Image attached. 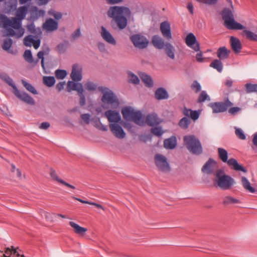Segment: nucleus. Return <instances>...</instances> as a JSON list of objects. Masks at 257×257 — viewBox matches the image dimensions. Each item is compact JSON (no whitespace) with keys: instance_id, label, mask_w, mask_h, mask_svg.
<instances>
[{"instance_id":"1","label":"nucleus","mask_w":257,"mask_h":257,"mask_svg":"<svg viewBox=\"0 0 257 257\" xmlns=\"http://www.w3.org/2000/svg\"><path fill=\"white\" fill-rule=\"evenodd\" d=\"M28 12V7L24 6L17 9L16 17L11 19L5 15L0 16V26L5 29L7 36L19 39L23 36L25 29L22 27V21L26 18Z\"/></svg>"},{"instance_id":"2","label":"nucleus","mask_w":257,"mask_h":257,"mask_svg":"<svg viewBox=\"0 0 257 257\" xmlns=\"http://www.w3.org/2000/svg\"><path fill=\"white\" fill-rule=\"evenodd\" d=\"M107 16L112 18L115 22L117 26L120 30L124 29L127 26V18L132 16L131 9L125 6H111L107 12Z\"/></svg>"},{"instance_id":"3","label":"nucleus","mask_w":257,"mask_h":257,"mask_svg":"<svg viewBox=\"0 0 257 257\" xmlns=\"http://www.w3.org/2000/svg\"><path fill=\"white\" fill-rule=\"evenodd\" d=\"M221 15L224 21V26L227 29L241 30L245 29L242 25L235 21L232 11L229 8H224L222 10Z\"/></svg>"},{"instance_id":"4","label":"nucleus","mask_w":257,"mask_h":257,"mask_svg":"<svg viewBox=\"0 0 257 257\" xmlns=\"http://www.w3.org/2000/svg\"><path fill=\"white\" fill-rule=\"evenodd\" d=\"M183 140L186 148L191 153L200 155L202 153L201 143L194 135L185 136Z\"/></svg>"},{"instance_id":"5","label":"nucleus","mask_w":257,"mask_h":257,"mask_svg":"<svg viewBox=\"0 0 257 257\" xmlns=\"http://www.w3.org/2000/svg\"><path fill=\"white\" fill-rule=\"evenodd\" d=\"M123 117L127 120H133L136 124L143 125L145 123L143 114L140 111H135L131 107H125L121 110Z\"/></svg>"},{"instance_id":"6","label":"nucleus","mask_w":257,"mask_h":257,"mask_svg":"<svg viewBox=\"0 0 257 257\" xmlns=\"http://www.w3.org/2000/svg\"><path fill=\"white\" fill-rule=\"evenodd\" d=\"M218 156L220 159L224 163H227V164L232 169L236 171H241L246 172V170L240 164L237 160L234 158H231L228 160V153L226 150L221 148H218Z\"/></svg>"},{"instance_id":"7","label":"nucleus","mask_w":257,"mask_h":257,"mask_svg":"<svg viewBox=\"0 0 257 257\" xmlns=\"http://www.w3.org/2000/svg\"><path fill=\"white\" fill-rule=\"evenodd\" d=\"M98 90L103 93L102 101L113 107H117L119 105V101L114 93L107 87L100 86Z\"/></svg>"},{"instance_id":"8","label":"nucleus","mask_w":257,"mask_h":257,"mask_svg":"<svg viewBox=\"0 0 257 257\" xmlns=\"http://www.w3.org/2000/svg\"><path fill=\"white\" fill-rule=\"evenodd\" d=\"M221 173V171L219 170L216 174L218 187L222 190L230 189L235 183L234 180L228 175H223L220 176Z\"/></svg>"},{"instance_id":"9","label":"nucleus","mask_w":257,"mask_h":257,"mask_svg":"<svg viewBox=\"0 0 257 257\" xmlns=\"http://www.w3.org/2000/svg\"><path fill=\"white\" fill-rule=\"evenodd\" d=\"M233 105L232 103L228 99L223 102H212L208 106L212 109L213 113L223 112L226 111L229 107Z\"/></svg>"},{"instance_id":"10","label":"nucleus","mask_w":257,"mask_h":257,"mask_svg":"<svg viewBox=\"0 0 257 257\" xmlns=\"http://www.w3.org/2000/svg\"><path fill=\"white\" fill-rule=\"evenodd\" d=\"M155 162L156 166L160 171L164 172H170L171 168L166 157L157 154L155 156Z\"/></svg>"},{"instance_id":"11","label":"nucleus","mask_w":257,"mask_h":257,"mask_svg":"<svg viewBox=\"0 0 257 257\" xmlns=\"http://www.w3.org/2000/svg\"><path fill=\"white\" fill-rule=\"evenodd\" d=\"M130 39L136 48L143 49L147 48L149 44L148 40L140 34H134L130 37Z\"/></svg>"},{"instance_id":"12","label":"nucleus","mask_w":257,"mask_h":257,"mask_svg":"<svg viewBox=\"0 0 257 257\" xmlns=\"http://www.w3.org/2000/svg\"><path fill=\"white\" fill-rule=\"evenodd\" d=\"M185 42L186 45L193 49L195 51L200 50V45L196 41V39L194 35L192 33H189L186 37Z\"/></svg>"},{"instance_id":"13","label":"nucleus","mask_w":257,"mask_h":257,"mask_svg":"<svg viewBox=\"0 0 257 257\" xmlns=\"http://www.w3.org/2000/svg\"><path fill=\"white\" fill-rule=\"evenodd\" d=\"M109 128L113 135L118 139H123L125 137V134L122 127L117 123H111L109 125Z\"/></svg>"},{"instance_id":"14","label":"nucleus","mask_w":257,"mask_h":257,"mask_svg":"<svg viewBox=\"0 0 257 257\" xmlns=\"http://www.w3.org/2000/svg\"><path fill=\"white\" fill-rule=\"evenodd\" d=\"M160 31L164 38L167 40L172 39L170 24L168 21H164L161 23Z\"/></svg>"},{"instance_id":"15","label":"nucleus","mask_w":257,"mask_h":257,"mask_svg":"<svg viewBox=\"0 0 257 257\" xmlns=\"http://www.w3.org/2000/svg\"><path fill=\"white\" fill-rule=\"evenodd\" d=\"M105 115L110 122H114L113 123H117L121 119L119 113L114 110H108L106 111Z\"/></svg>"},{"instance_id":"16","label":"nucleus","mask_w":257,"mask_h":257,"mask_svg":"<svg viewBox=\"0 0 257 257\" xmlns=\"http://www.w3.org/2000/svg\"><path fill=\"white\" fill-rule=\"evenodd\" d=\"M14 94L25 103L32 105L35 104V100L28 93L25 92H21L18 89L16 92H14Z\"/></svg>"},{"instance_id":"17","label":"nucleus","mask_w":257,"mask_h":257,"mask_svg":"<svg viewBox=\"0 0 257 257\" xmlns=\"http://www.w3.org/2000/svg\"><path fill=\"white\" fill-rule=\"evenodd\" d=\"M216 166V162L210 158L202 168V171L207 174H211L213 173L214 170Z\"/></svg>"},{"instance_id":"18","label":"nucleus","mask_w":257,"mask_h":257,"mask_svg":"<svg viewBox=\"0 0 257 257\" xmlns=\"http://www.w3.org/2000/svg\"><path fill=\"white\" fill-rule=\"evenodd\" d=\"M58 23L51 18L47 19L43 25L44 29L49 32L54 31L58 29Z\"/></svg>"},{"instance_id":"19","label":"nucleus","mask_w":257,"mask_h":257,"mask_svg":"<svg viewBox=\"0 0 257 257\" xmlns=\"http://www.w3.org/2000/svg\"><path fill=\"white\" fill-rule=\"evenodd\" d=\"M40 43L41 41L39 39L35 40L32 35H28L24 39V44L26 46L31 47L33 45L35 49H37L40 47Z\"/></svg>"},{"instance_id":"20","label":"nucleus","mask_w":257,"mask_h":257,"mask_svg":"<svg viewBox=\"0 0 257 257\" xmlns=\"http://www.w3.org/2000/svg\"><path fill=\"white\" fill-rule=\"evenodd\" d=\"M101 36L102 38L109 44L115 45L116 42L112 35L103 26L101 27Z\"/></svg>"},{"instance_id":"21","label":"nucleus","mask_w":257,"mask_h":257,"mask_svg":"<svg viewBox=\"0 0 257 257\" xmlns=\"http://www.w3.org/2000/svg\"><path fill=\"white\" fill-rule=\"evenodd\" d=\"M161 121L158 115L155 113H149L146 117V123L151 126L158 125Z\"/></svg>"},{"instance_id":"22","label":"nucleus","mask_w":257,"mask_h":257,"mask_svg":"<svg viewBox=\"0 0 257 257\" xmlns=\"http://www.w3.org/2000/svg\"><path fill=\"white\" fill-rule=\"evenodd\" d=\"M71 77L74 81H79L82 79L81 69L79 68L78 65L73 66Z\"/></svg>"},{"instance_id":"23","label":"nucleus","mask_w":257,"mask_h":257,"mask_svg":"<svg viewBox=\"0 0 257 257\" xmlns=\"http://www.w3.org/2000/svg\"><path fill=\"white\" fill-rule=\"evenodd\" d=\"M50 175V176L51 177V178L53 179V180L57 181V182H58L60 184H62L68 188H71L73 189H75V186L66 182L65 181H64L63 180H62L61 179H60L59 177V176H58L56 171L54 169H51Z\"/></svg>"},{"instance_id":"24","label":"nucleus","mask_w":257,"mask_h":257,"mask_svg":"<svg viewBox=\"0 0 257 257\" xmlns=\"http://www.w3.org/2000/svg\"><path fill=\"white\" fill-rule=\"evenodd\" d=\"M230 45L232 50L235 53H238L241 49V44L238 38L233 36L230 37Z\"/></svg>"},{"instance_id":"25","label":"nucleus","mask_w":257,"mask_h":257,"mask_svg":"<svg viewBox=\"0 0 257 257\" xmlns=\"http://www.w3.org/2000/svg\"><path fill=\"white\" fill-rule=\"evenodd\" d=\"M155 97L157 100L167 99L169 98V94L165 88L160 87L156 90Z\"/></svg>"},{"instance_id":"26","label":"nucleus","mask_w":257,"mask_h":257,"mask_svg":"<svg viewBox=\"0 0 257 257\" xmlns=\"http://www.w3.org/2000/svg\"><path fill=\"white\" fill-rule=\"evenodd\" d=\"M153 45L157 48L161 49L165 46L163 39L158 35H154L152 39Z\"/></svg>"},{"instance_id":"27","label":"nucleus","mask_w":257,"mask_h":257,"mask_svg":"<svg viewBox=\"0 0 257 257\" xmlns=\"http://www.w3.org/2000/svg\"><path fill=\"white\" fill-rule=\"evenodd\" d=\"M177 145V140L175 136L165 139L164 141V146L168 149H173Z\"/></svg>"},{"instance_id":"28","label":"nucleus","mask_w":257,"mask_h":257,"mask_svg":"<svg viewBox=\"0 0 257 257\" xmlns=\"http://www.w3.org/2000/svg\"><path fill=\"white\" fill-rule=\"evenodd\" d=\"M229 53L230 50L225 47H221L217 50V56L220 60H224L228 58Z\"/></svg>"},{"instance_id":"29","label":"nucleus","mask_w":257,"mask_h":257,"mask_svg":"<svg viewBox=\"0 0 257 257\" xmlns=\"http://www.w3.org/2000/svg\"><path fill=\"white\" fill-rule=\"evenodd\" d=\"M83 89L82 84L80 83H76L71 81H69L67 83V90L68 92H71L72 90H76L77 92L79 90Z\"/></svg>"},{"instance_id":"30","label":"nucleus","mask_w":257,"mask_h":257,"mask_svg":"<svg viewBox=\"0 0 257 257\" xmlns=\"http://www.w3.org/2000/svg\"><path fill=\"white\" fill-rule=\"evenodd\" d=\"M165 50L167 55L171 59H174L175 51L174 47L171 44L167 43L165 44Z\"/></svg>"},{"instance_id":"31","label":"nucleus","mask_w":257,"mask_h":257,"mask_svg":"<svg viewBox=\"0 0 257 257\" xmlns=\"http://www.w3.org/2000/svg\"><path fill=\"white\" fill-rule=\"evenodd\" d=\"M69 224L74 229V231L76 234L83 235L87 231V229L86 228L81 227L73 221H70L69 222Z\"/></svg>"},{"instance_id":"32","label":"nucleus","mask_w":257,"mask_h":257,"mask_svg":"<svg viewBox=\"0 0 257 257\" xmlns=\"http://www.w3.org/2000/svg\"><path fill=\"white\" fill-rule=\"evenodd\" d=\"M241 182L246 191L251 193H254L255 192V189L251 186L250 182L246 177H242Z\"/></svg>"},{"instance_id":"33","label":"nucleus","mask_w":257,"mask_h":257,"mask_svg":"<svg viewBox=\"0 0 257 257\" xmlns=\"http://www.w3.org/2000/svg\"><path fill=\"white\" fill-rule=\"evenodd\" d=\"M241 201L237 198H235L231 196H226L224 197L223 204L224 205L230 204H235L241 203Z\"/></svg>"},{"instance_id":"34","label":"nucleus","mask_w":257,"mask_h":257,"mask_svg":"<svg viewBox=\"0 0 257 257\" xmlns=\"http://www.w3.org/2000/svg\"><path fill=\"white\" fill-rule=\"evenodd\" d=\"M1 77L2 79L6 82L9 85L11 86L14 90V92H16L18 89L16 86L15 84L13 82V79L10 77L8 75L6 74H2L1 75Z\"/></svg>"},{"instance_id":"35","label":"nucleus","mask_w":257,"mask_h":257,"mask_svg":"<svg viewBox=\"0 0 257 257\" xmlns=\"http://www.w3.org/2000/svg\"><path fill=\"white\" fill-rule=\"evenodd\" d=\"M140 76L142 80L148 87H152L153 86V82L152 78L145 73L140 74Z\"/></svg>"},{"instance_id":"36","label":"nucleus","mask_w":257,"mask_h":257,"mask_svg":"<svg viewBox=\"0 0 257 257\" xmlns=\"http://www.w3.org/2000/svg\"><path fill=\"white\" fill-rule=\"evenodd\" d=\"M24 57L25 60L29 63L34 64L35 65L38 63V60L34 61L31 50H26L24 54Z\"/></svg>"},{"instance_id":"37","label":"nucleus","mask_w":257,"mask_h":257,"mask_svg":"<svg viewBox=\"0 0 257 257\" xmlns=\"http://www.w3.org/2000/svg\"><path fill=\"white\" fill-rule=\"evenodd\" d=\"M210 67L213 68L217 70L218 72L221 73L223 69V64L221 60L215 59L213 60L210 64Z\"/></svg>"},{"instance_id":"38","label":"nucleus","mask_w":257,"mask_h":257,"mask_svg":"<svg viewBox=\"0 0 257 257\" xmlns=\"http://www.w3.org/2000/svg\"><path fill=\"white\" fill-rule=\"evenodd\" d=\"M243 34L245 36L247 39L252 41H257L256 34L247 30H243Z\"/></svg>"},{"instance_id":"39","label":"nucleus","mask_w":257,"mask_h":257,"mask_svg":"<svg viewBox=\"0 0 257 257\" xmlns=\"http://www.w3.org/2000/svg\"><path fill=\"white\" fill-rule=\"evenodd\" d=\"M190 123L191 121L189 118L187 117H184L180 120L178 125L181 128L186 130L188 128Z\"/></svg>"},{"instance_id":"40","label":"nucleus","mask_w":257,"mask_h":257,"mask_svg":"<svg viewBox=\"0 0 257 257\" xmlns=\"http://www.w3.org/2000/svg\"><path fill=\"white\" fill-rule=\"evenodd\" d=\"M44 84L48 87H52L55 83L56 80L53 76H44L43 78Z\"/></svg>"},{"instance_id":"41","label":"nucleus","mask_w":257,"mask_h":257,"mask_svg":"<svg viewBox=\"0 0 257 257\" xmlns=\"http://www.w3.org/2000/svg\"><path fill=\"white\" fill-rule=\"evenodd\" d=\"M69 44L68 41H64L57 45L56 47L57 51L59 53H64L66 51Z\"/></svg>"},{"instance_id":"42","label":"nucleus","mask_w":257,"mask_h":257,"mask_svg":"<svg viewBox=\"0 0 257 257\" xmlns=\"http://www.w3.org/2000/svg\"><path fill=\"white\" fill-rule=\"evenodd\" d=\"M245 87L247 93L257 92V84L246 83Z\"/></svg>"},{"instance_id":"43","label":"nucleus","mask_w":257,"mask_h":257,"mask_svg":"<svg viewBox=\"0 0 257 257\" xmlns=\"http://www.w3.org/2000/svg\"><path fill=\"white\" fill-rule=\"evenodd\" d=\"M22 83L24 86V87L26 88V89L29 92H31L34 94H37L38 93L35 87L33 86L31 84L27 82L24 80H22Z\"/></svg>"},{"instance_id":"44","label":"nucleus","mask_w":257,"mask_h":257,"mask_svg":"<svg viewBox=\"0 0 257 257\" xmlns=\"http://www.w3.org/2000/svg\"><path fill=\"white\" fill-rule=\"evenodd\" d=\"M128 81L135 84H139L140 80L139 77L131 72L128 73Z\"/></svg>"},{"instance_id":"45","label":"nucleus","mask_w":257,"mask_h":257,"mask_svg":"<svg viewBox=\"0 0 257 257\" xmlns=\"http://www.w3.org/2000/svg\"><path fill=\"white\" fill-rule=\"evenodd\" d=\"M55 74L58 79H63L66 76L67 73L65 70L57 69L55 71Z\"/></svg>"},{"instance_id":"46","label":"nucleus","mask_w":257,"mask_h":257,"mask_svg":"<svg viewBox=\"0 0 257 257\" xmlns=\"http://www.w3.org/2000/svg\"><path fill=\"white\" fill-rule=\"evenodd\" d=\"M48 14L53 16L56 20H59L62 17V14L61 12H56L53 9H51L48 11Z\"/></svg>"},{"instance_id":"47","label":"nucleus","mask_w":257,"mask_h":257,"mask_svg":"<svg viewBox=\"0 0 257 257\" xmlns=\"http://www.w3.org/2000/svg\"><path fill=\"white\" fill-rule=\"evenodd\" d=\"M206 100H210L209 96L205 91H201L197 99V102L202 103Z\"/></svg>"},{"instance_id":"48","label":"nucleus","mask_w":257,"mask_h":257,"mask_svg":"<svg viewBox=\"0 0 257 257\" xmlns=\"http://www.w3.org/2000/svg\"><path fill=\"white\" fill-rule=\"evenodd\" d=\"M235 134L237 138L240 140H244L246 139V136L243 131L239 128L237 127H234Z\"/></svg>"},{"instance_id":"49","label":"nucleus","mask_w":257,"mask_h":257,"mask_svg":"<svg viewBox=\"0 0 257 257\" xmlns=\"http://www.w3.org/2000/svg\"><path fill=\"white\" fill-rule=\"evenodd\" d=\"M84 92V89H80L79 90V92H78V94L80 97L79 99V104L81 106H84L86 103V99L85 96L83 94Z\"/></svg>"},{"instance_id":"50","label":"nucleus","mask_w":257,"mask_h":257,"mask_svg":"<svg viewBox=\"0 0 257 257\" xmlns=\"http://www.w3.org/2000/svg\"><path fill=\"white\" fill-rule=\"evenodd\" d=\"M151 132L154 135L159 137H161L163 134L162 127L160 126L153 127L151 128Z\"/></svg>"},{"instance_id":"51","label":"nucleus","mask_w":257,"mask_h":257,"mask_svg":"<svg viewBox=\"0 0 257 257\" xmlns=\"http://www.w3.org/2000/svg\"><path fill=\"white\" fill-rule=\"evenodd\" d=\"M13 44V41L11 39H6L3 44V49L6 51H9Z\"/></svg>"},{"instance_id":"52","label":"nucleus","mask_w":257,"mask_h":257,"mask_svg":"<svg viewBox=\"0 0 257 257\" xmlns=\"http://www.w3.org/2000/svg\"><path fill=\"white\" fill-rule=\"evenodd\" d=\"M85 87L86 89L88 91H94L97 88V85L90 81L86 82L85 84Z\"/></svg>"},{"instance_id":"53","label":"nucleus","mask_w":257,"mask_h":257,"mask_svg":"<svg viewBox=\"0 0 257 257\" xmlns=\"http://www.w3.org/2000/svg\"><path fill=\"white\" fill-rule=\"evenodd\" d=\"M191 88L192 90H194L195 92L197 93L201 90V85L200 83L196 80L193 81L191 84Z\"/></svg>"},{"instance_id":"54","label":"nucleus","mask_w":257,"mask_h":257,"mask_svg":"<svg viewBox=\"0 0 257 257\" xmlns=\"http://www.w3.org/2000/svg\"><path fill=\"white\" fill-rule=\"evenodd\" d=\"M45 55V53L44 51H39L37 54L38 59L37 60L41 59V64L43 69L44 70L45 69V65H44V56Z\"/></svg>"},{"instance_id":"55","label":"nucleus","mask_w":257,"mask_h":257,"mask_svg":"<svg viewBox=\"0 0 257 257\" xmlns=\"http://www.w3.org/2000/svg\"><path fill=\"white\" fill-rule=\"evenodd\" d=\"M91 115L89 113H84L81 115V118L87 124L90 123Z\"/></svg>"},{"instance_id":"56","label":"nucleus","mask_w":257,"mask_h":257,"mask_svg":"<svg viewBox=\"0 0 257 257\" xmlns=\"http://www.w3.org/2000/svg\"><path fill=\"white\" fill-rule=\"evenodd\" d=\"M200 115V113L199 111L197 110H192L191 113L190 114L189 117L193 119V120H197Z\"/></svg>"},{"instance_id":"57","label":"nucleus","mask_w":257,"mask_h":257,"mask_svg":"<svg viewBox=\"0 0 257 257\" xmlns=\"http://www.w3.org/2000/svg\"><path fill=\"white\" fill-rule=\"evenodd\" d=\"M199 3L208 5H214L217 4L218 0H196Z\"/></svg>"},{"instance_id":"58","label":"nucleus","mask_w":257,"mask_h":257,"mask_svg":"<svg viewBox=\"0 0 257 257\" xmlns=\"http://www.w3.org/2000/svg\"><path fill=\"white\" fill-rule=\"evenodd\" d=\"M106 3L109 5H113L123 3V0H104Z\"/></svg>"},{"instance_id":"59","label":"nucleus","mask_w":257,"mask_h":257,"mask_svg":"<svg viewBox=\"0 0 257 257\" xmlns=\"http://www.w3.org/2000/svg\"><path fill=\"white\" fill-rule=\"evenodd\" d=\"M240 110L241 108L240 107H233L229 108L228 110V112L231 114L235 115Z\"/></svg>"},{"instance_id":"60","label":"nucleus","mask_w":257,"mask_h":257,"mask_svg":"<svg viewBox=\"0 0 257 257\" xmlns=\"http://www.w3.org/2000/svg\"><path fill=\"white\" fill-rule=\"evenodd\" d=\"M252 143L253 146L252 147V148L257 152V132L253 135Z\"/></svg>"},{"instance_id":"61","label":"nucleus","mask_w":257,"mask_h":257,"mask_svg":"<svg viewBox=\"0 0 257 257\" xmlns=\"http://www.w3.org/2000/svg\"><path fill=\"white\" fill-rule=\"evenodd\" d=\"M80 35V29L78 28L71 35V38L73 40H74L77 38L79 37Z\"/></svg>"},{"instance_id":"62","label":"nucleus","mask_w":257,"mask_h":257,"mask_svg":"<svg viewBox=\"0 0 257 257\" xmlns=\"http://www.w3.org/2000/svg\"><path fill=\"white\" fill-rule=\"evenodd\" d=\"M13 253V248L8 247L6 249L5 253L3 254L4 257H11V254Z\"/></svg>"},{"instance_id":"63","label":"nucleus","mask_w":257,"mask_h":257,"mask_svg":"<svg viewBox=\"0 0 257 257\" xmlns=\"http://www.w3.org/2000/svg\"><path fill=\"white\" fill-rule=\"evenodd\" d=\"M66 83L65 82H60L57 84L56 85V89L58 91H61L62 89H63Z\"/></svg>"},{"instance_id":"64","label":"nucleus","mask_w":257,"mask_h":257,"mask_svg":"<svg viewBox=\"0 0 257 257\" xmlns=\"http://www.w3.org/2000/svg\"><path fill=\"white\" fill-rule=\"evenodd\" d=\"M50 126V124L48 122H43L39 126V128L42 130H47Z\"/></svg>"}]
</instances>
